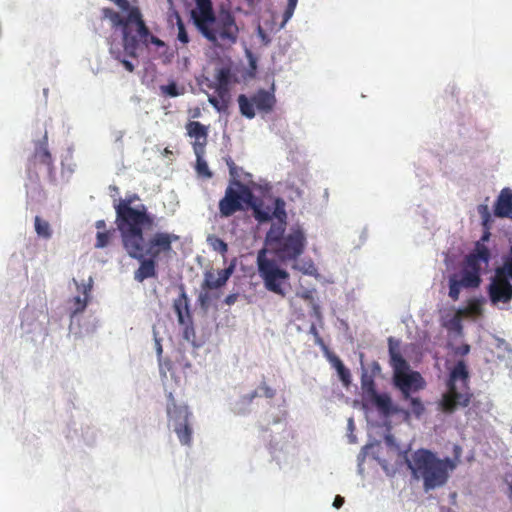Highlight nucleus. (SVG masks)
I'll return each instance as SVG.
<instances>
[{
  "instance_id": "obj_22",
  "label": "nucleus",
  "mask_w": 512,
  "mask_h": 512,
  "mask_svg": "<svg viewBox=\"0 0 512 512\" xmlns=\"http://www.w3.org/2000/svg\"><path fill=\"white\" fill-rule=\"evenodd\" d=\"M226 164L229 168V173L231 176L230 181H234L235 179L240 180L242 183L247 184L250 186V184L253 183L252 181V175L248 172L243 171L242 168H239L236 166L234 161L231 158H228L226 160Z\"/></svg>"
},
{
  "instance_id": "obj_9",
  "label": "nucleus",
  "mask_w": 512,
  "mask_h": 512,
  "mask_svg": "<svg viewBox=\"0 0 512 512\" xmlns=\"http://www.w3.org/2000/svg\"><path fill=\"white\" fill-rule=\"evenodd\" d=\"M306 244L305 233L301 227L297 226L290 229L273 252L282 261L296 260L303 254Z\"/></svg>"
},
{
  "instance_id": "obj_15",
  "label": "nucleus",
  "mask_w": 512,
  "mask_h": 512,
  "mask_svg": "<svg viewBox=\"0 0 512 512\" xmlns=\"http://www.w3.org/2000/svg\"><path fill=\"white\" fill-rule=\"evenodd\" d=\"M399 341L393 337L388 338V348L390 356V364L394 370V375L401 374L408 369V364L399 350Z\"/></svg>"
},
{
  "instance_id": "obj_7",
  "label": "nucleus",
  "mask_w": 512,
  "mask_h": 512,
  "mask_svg": "<svg viewBox=\"0 0 512 512\" xmlns=\"http://www.w3.org/2000/svg\"><path fill=\"white\" fill-rule=\"evenodd\" d=\"M254 194L251 186L235 179L229 181L224 197L219 201V213L221 217H230L244 209V205H252Z\"/></svg>"
},
{
  "instance_id": "obj_26",
  "label": "nucleus",
  "mask_w": 512,
  "mask_h": 512,
  "mask_svg": "<svg viewBox=\"0 0 512 512\" xmlns=\"http://www.w3.org/2000/svg\"><path fill=\"white\" fill-rule=\"evenodd\" d=\"M331 362L336 369L338 376L345 387L351 384V373L348 368L345 367L343 362L336 356L331 359Z\"/></svg>"
},
{
  "instance_id": "obj_39",
  "label": "nucleus",
  "mask_w": 512,
  "mask_h": 512,
  "mask_svg": "<svg viewBox=\"0 0 512 512\" xmlns=\"http://www.w3.org/2000/svg\"><path fill=\"white\" fill-rule=\"evenodd\" d=\"M177 28H178L177 39L181 43L187 44L189 42V36H188L187 31H186L185 25H184L182 19L179 16L177 17Z\"/></svg>"
},
{
  "instance_id": "obj_41",
  "label": "nucleus",
  "mask_w": 512,
  "mask_h": 512,
  "mask_svg": "<svg viewBox=\"0 0 512 512\" xmlns=\"http://www.w3.org/2000/svg\"><path fill=\"white\" fill-rule=\"evenodd\" d=\"M73 302H74V308L72 311V315H76L78 313L83 312L87 306V299L86 298L82 299L80 296L74 297Z\"/></svg>"
},
{
  "instance_id": "obj_62",
  "label": "nucleus",
  "mask_w": 512,
  "mask_h": 512,
  "mask_svg": "<svg viewBox=\"0 0 512 512\" xmlns=\"http://www.w3.org/2000/svg\"><path fill=\"white\" fill-rule=\"evenodd\" d=\"M304 272H305L306 274H313V271H312V270H309V269L305 270Z\"/></svg>"
},
{
  "instance_id": "obj_30",
  "label": "nucleus",
  "mask_w": 512,
  "mask_h": 512,
  "mask_svg": "<svg viewBox=\"0 0 512 512\" xmlns=\"http://www.w3.org/2000/svg\"><path fill=\"white\" fill-rule=\"evenodd\" d=\"M208 245L221 255H225L228 251L227 243L216 235H209L207 237Z\"/></svg>"
},
{
  "instance_id": "obj_12",
  "label": "nucleus",
  "mask_w": 512,
  "mask_h": 512,
  "mask_svg": "<svg viewBox=\"0 0 512 512\" xmlns=\"http://www.w3.org/2000/svg\"><path fill=\"white\" fill-rule=\"evenodd\" d=\"M187 134L195 138L193 143V150L196 156L205 153V147L207 144L208 129L202 123L198 121H190L187 126Z\"/></svg>"
},
{
  "instance_id": "obj_56",
  "label": "nucleus",
  "mask_w": 512,
  "mask_h": 512,
  "mask_svg": "<svg viewBox=\"0 0 512 512\" xmlns=\"http://www.w3.org/2000/svg\"><path fill=\"white\" fill-rule=\"evenodd\" d=\"M155 342H156V350H157V354H158V356H159V357H161V355H162V351H163V349H162V345H161V343H160V340H159V339H156V341H155Z\"/></svg>"
},
{
  "instance_id": "obj_6",
  "label": "nucleus",
  "mask_w": 512,
  "mask_h": 512,
  "mask_svg": "<svg viewBox=\"0 0 512 512\" xmlns=\"http://www.w3.org/2000/svg\"><path fill=\"white\" fill-rule=\"evenodd\" d=\"M258 274L263 280L264 287L284 298L286 296V284L289 280V273L282 269L275 260L266 256L264 249L260 250L257 255Z\"/></svg>"
},
{
  "instance_id": "obj_13",
  "label": "nucleus",
  "mask_w": 512,
  "mask_h": 512,
  "mask_svg": "<svg viewBox=\"0 0 512 512\" xmlns=\"http://www.w3.org/2000/svg\"><path fill=\"white\" fill-rule=\"evenodd\" d=\"M490 259V252L484 245L477 244L475 250L466 256L465 267L468 270L476 271L480 274L481 265L488 264Z\"/></svg>"
},
{
  "instance_id": "obj_35",
  "label": "nucleus",
  "mask_w": 512,
  "mask_h": 512,
  "mask_svg": "<svg viewBox=\"0 0 512 512\" xmlns=\"http://www.w3.org/2000/svg\"><path fill=\"white\" fill-rule=\"evenodd\" d=\"M112 234L111 231H98L96 234L95 248L106 247L110 242Z\"/></svg>"
},
{
  "instance_id": "obj_42",
  "label": "nucleus",
  "mask_w": 512,
  "mask_h": 512,
  "mask_svg": "<svg viewBox=\"0 0 512 512\" xmlns=\"http://www.w3.org/2000/svg\"><path fill=\"white\" fill-rule=\"evenodd\" d=\"M215 92L221 100L225 101L226 103L229 102V86L216 84Z\"/></svg>"
},
{
  "instance_id": "obj_52",
  "label": "nucleus",
  "mask_w": 512,
  "mask_h": 512,
  "mask_svg": "<svg viewBox=\"0 0 512 512\" xmlns=\"http://www.w3.org/2000/svg\"><path fill=\"white\" fill-rule=\"evenodd\" d=\"M343 504H344V498L340 495H337L334 499L333 506L335 508L339 509L340 507H342Z\"/></svg>"
},
{
  "instance_id": "obj_11",
  "label": "nucleus",
  "mask_w": 512,
  "mask_h": 512,
  "mask_svg": "<svg viewBox=\"0 0 512 512\" xmlns=\"http://www.w3.org/2000/svg\"><path fill=\"white\" fill-rule=\"evenodd\" d=\"M394 383L400 389L403 399H409L411 392H416L424 388L425 382L418 372L394 375Z\"/></svg>"
},
{
  "instance_id": "obj_29",
  "label": "nucleus",
  "mask_w": 512,
  "mask_h": 512,
  "mask_svg": "<svg viewBox=\"0 0 512 512\" xmlns=\"http://www.w3.org/2000/svg\"><path fill=\"white\" fill-rule=\"evenodd\" d=\"M253 216L254 218L260 222H268L272 219V209L270 207H262L261 205H256L252 203Z\"/></svg>"
},
{
  "instance_id": "obj_55",
  "label": "nucleus",
  "mask_w": 512,
  "mask_h": 512,
  "mask_svg": "<svg viewBox=\"0 0 512 512\" xmlns=\"http://www.w3.org/2000/svg\"><path fill=\"white\" fill-rule=\"evenodd\" d=\"M95 227L98 229V230H104L106 228V223L104 220H98L96 221L95 223Z\"/></svg>"
},
{
  "instance_id": "obj_24",
  "label": "nucleus",
  "mask_w": 512,
  "mask_h": 512,
  "mask_svg": "<svg viewBox=\"0 0 512 512\" xmlns=\"http://www.w3.org/2000/svg\"><path fill=\"white\" fill-rule=\"evenodd\" d=\"M177 437L182 445H190L192 441V427L190 421L175 424L174 428Z\"/></svg>"
},
{
  "instance_id": "obj_40",
  "label": "nucleus",
  "mask_w": 512,
  "mask_h": 512,
  "mask_svg": "<svg viewBox=\"0 0 512 512\" xmlns=\"http://www.w3.org/2000/svg\"><path fill=\"white\" fill-rule=\"evenodd\" d=\"M208 101L219 112H224L228 108V103L221 100L218 96H209Z\"/></svg>"
},
{
  "instance_id": "obj_19",
  "label": "nucleus",
  "mask_w": 512,
  "mask_h": 512,
  "mask_svg": "<svg viewBox=\"0 0 512 512\" xmlns=\"http://www.w3.org/2000/svg\"><path fill=\"white\" fill-rule=\"evenodd\" d=\"M252 100L255 103V107L265 113L271 112L276 102L274 95L264 89L257 91L252 96Z\"/></svg>"
},
{
  "instance_id": "obj_49",
  "label": "nucleus",
  "mask_w": 512,
  "mask_h": 512,
  "mask_svg": "<svg viewBox=\"0 0 512 512\" xmlns=\"http://www.w3.org/2000/svg\"><path fill=\"white\" fill-rule=\"evenodd\" d=\"M257 34L265 44H267L270 41L267 34L260 25L257 28Z\"/></svg>"
},
{
  "instance_id": "obj_32",
  "label": "nucleus",
  "mask_w": 512,
  "mask_h": 512,
  "mask_svg": "<svg viewBox=\"0 0 512 512\" xmlns=\"http://www.w3.org/2000/svg\"><path fill=\"white\" fill-rule=\"evenodd\" d=\"M276 217L279 222H282V223H286V211H285V202L280 199V198H277L275 200V207H274V210L272 211V217Z\"/></svg>"
},
{
  "instance_id": "obj_50",
  "label": "nucleus",
  "mask_w": 512,
  "mask_h": 512,
  "mask_svg": "<svg viewBox=\"0 0 512 512\" xmlns=\"http://www.w3.org/2000/svg\"><path fill=\"white\" fill-rule=\"evenodd\" d=\"M298 296L306 301H313L312 291H310V290L304 291V292L298 294Z\"/></svg>"
},
{
  "instance_id": "obj_17",
  "label": "nucleus",
  "mask_w": 512,
  "mask_h": 512,
  "mask_svg": "<svg viewBox=\"0 0 512 512\" xmlns=\"http://www.w3.org/2000/svg\"><path fill=\"white\" fill-rule=\"evenodd\" d=\"M494 214L500 218H512V191L504 188L495 203Z\"/></svg>"
},
{
  "instance_id": "obj_5",
  "label": "nucleus",
  "mask_w": 512,
  "mask_h": 512,
  "mask_svg": "<svg viewBox=\"0 0 512 512\" xmlns=\"http://www.w3.org/2000/svg\"><path fill=\"white\" fill-rule=\"evenodd\" d=\"M469 371L464 360H459L450 371L447 381V392L441 400L442 410L453 413L458 407H467L472 398L469 387Z\"/></svg>"
},
{
  "instance_id": "obj_10",
  "label": "nucleus",
  "mask_w": 512,
  "mask_h": 512,
  "mask_svg": "<svg viewBox=\"0 0 512 512\" xmlns=\"http://www.w3.org/2000/svg\"><path fill=\"white\" fill-rule=\"evenodd\" d=\"M179 291V296L173 301V309L177 315L178 323L182 327L183 338L187 341H193L195 329L189 307V298L183 284L179 286Z\"/></svg>"
},
{
  "instance_id": "obj_25",
  "label": "nucleus",
  "mask_w": 512,
  "mask_h": 512,
  "mask_svg": "<svg viewBox=\"0 0 512 512\" xmlns=\"http://www.w3.org/2000/svg\"><path fill=\"white\" fill-rule=\"evenodd\" d=\"M238 104H239V109H240V113L248 118V119H252L255 117V103L253 102L252 100V97L251 98H248L246 95L244 94H240L238 96Z\"/></svg>"
},
{
  "instance_id": "obj_31",
  "label": "nucleus",
  "mask_w": 512,
  "mask_h": 512,
  "mask_svg": "<svg viewBox=\"0 0 512 512\" xmlns=\"http://www.w3.org/2000/svg\"><path fill=\"white\" fill-rule=\"evenodd\" d=\"M461 288H463V285L458 280L457 275L450 276L448 295L453 301H457L459 299Z\"/></svg>"
},
{
  "instance_id": "obj_18",
  "label": "nucleus",
  "mask_w": 512,
  "mask_h": 512,
  "mask_svg": "<svg viewBox=\"0 0 512 512\" xmlns=\"http://www.w3.org/2000/svg\"><path fill=\"white\" fill-rule=\"evenodd\" d=\"M376 409L384 416H390L397 413V409L393 406L392 399L387 393L376 392L367 399Z\"/></svg>"
},
{
  "instance_id": "obj_57",
  "label": "nucleus",
  "mask_w": 512,
  "mask_h": 512,
  "mask_svg": "<svg viewBox=\"0 0 512 512\" xmlns=\"http://www.w3.org/2000/svg\"><path fill=\"white\" fill-rule=\"evenodd\" d=\"M298 0H288L287 6L296 8Z\"/></svg>"
},
{
  "instance_id": "obj_59",
  "label": "nucleus",
  "mask_w": 512,
  "mask_h": 512,
  "mask_svg": "<svg viewBox=\"0 0 512 512\" xmlns=\"http://www.w3.org/2000/svg\"><path fill=\"white\" fill-rule=\"evenodd\" d=\"M91 289V284H88L84 287V294H87V292Z\"/></svg>"
},
{
  "instance_id": "obj_27",
  "label": "nucleus",
  "mask_w": 512,
  "mask_h": 512,
  "mask_svg": "<svg viewBox=\"0 0 512 512\" xmlns=\"http://www.w3.org/2000/svg\"><path fill=\"white\" fill-rule=\"evenodd\" d=\"M34 227L36 234L43 239H50L52 236V229L48 221L36 216L34 219Z\"/></svg>"
},
{
  "instance_id": "obj_20",
  "label": "nucleus",
  "mask_w": 512,
  "mask_h": 512,
  "mask_svg": "<svg viewBox=\"0 0 512 512\" xmlns=\"http://www.w3.org/2000/svg\"><path fill=\"white\" fill-rule=\"evenodd\" d=\"M285 226L286 223L279 222L278 224H272L268 230L266 234V244L271 248L272 251L286 236Z\"/></svg>"
},
{
  "instance_id": "obj_8",
  "label": "nucleus",
  "mask_w": 512,
  "mask_h": 512,
  "mask_svg": "<svg viewBox=\"0 0 512 512\" xmlns=\"http://www.w3.org/2000/svg\"><path fill=\"white\" fill-rule=\"evenodd\" d=\"M512 248L501 267L495 270V274L488 286V295L492 304L509 303L512 300Z\"/></svg>"
},
{
  "instance_id": "obj_60",
  "label": "nucleus",
  "mask_w": 512,
  "mask_h": 512,
  "mask_svg": "<svg viewBox=\"0 0 512 512\" xmlns=\"http://www.w3.org/2000/svg\"><path fill=\"white\" fill-rule=\"evenodd\" d=\"M509 491H510V499L512 500V480H511V483L509 484Z\"/></svg>"
},
{
  "instance_id": "obj_14",
  "label": "nucleus",
  "mask_w": 512,
  "mask_h": 512,
  "mask_svg": "<svg viewBox=\"0 0 512 512\" xmlns=\"http://www.w3.org/2000/svg\"><path fill=\"white\" fill-rule=\"evenodd\" d=\"M233 268L218 270L217 274L212 271H207L204 274V281L201 285L202 290H213L221 288L226 284L232 274Z\"/></svg>"
},
{
  "instance_id": "obj_37",
  "label": "nucleus",
  "mask_w": 512,
  "mask_h": 512,
  "mask_svg": "<svg viewBox=\"0 0 512 512\" xmlns=\"http://www.w3.org/2000/svg\"><path fill=\"white\" fill-rule=\"evenodd\" d=\"M203 155L204 154H201L199 156H196L197 158V165H196V169H197V172L200 174V175H203L205 177H212V173L210 172L209 168H208V165L206 163V161L203 159Z\"/></svg>"
},
{
  "instance_id": "obj_46",
  "label": "nucleus",
  "mask_w": 512,
  "mask_h": 512,
  "mask_svg": "<svg viewBox=\"0 0 512 512\" xmlns=\"http://www.w3.org/2000/svg\"><path fill=\"white\" fill-rule=\"evenodd\" d=\"M479 212L481 213L482 218H483V225H484V226H487V223H488V222H489V220H490V213H489V211H488L487 206L481 205V206L479 207Z\"/></svg>"
},
{
  "instance_id": "obj_43",
  "label": "nucleus",
  "mask_w": 512,
  "mask_h": 512,
  "mask_svg": "<svg viewBox=\"0 0 512 512\" xmlns=\"http://www.w3.org/2000/svg\"><path fill=\"white\" fill-rule=\"evenodd\" d=\"M259 389L262 390V395L268 399H272L276 395V390L270 387L265 381L260 383Z\"/></svg>"
},
{
  "instance_id": "obj_3",
  "label": "nucleus",
  "mask_w": 512,
  "mask_h": 512,
  "mask_svg": "<svg viewBox=\"0 0 512 512\" xmlns=\"http://www.w3.org/2000/svg\"><path fill=\"white\" fill-rule=\"evenodd\" d=\"M407 465L415 478L423 480L426 492L444 486L449 473L456 468L455 462L449 457L440 459L427 449L415 451Z\"/></svg>"
},
{
  "instance_id": "obj_51",
  "label": "nucleus",
  "mask_w": 512,
  "mask_h": 512,
  "mask_svg": "<svg viewBox=\"0 0 512 512\" xmlns=\"http://www.w3.org/2000/svg\"><path fill=\"white\" fill-rule=\"evenodd\" d=\"M463 313H478L479 305L476 303L471 304L466 310H462Z\"/></svg>"
},
{
  "instance_id": "obj_28",
  "label": "nucleus",
  "mask_w": 512,
  "mask_h": 512,
  "mask_svg": "<svg viewBox=\"0 0 512 512\" xmlns=\"http://www.w3.org/2000/svg\"><path fill=\"white\" fill-rule=\"evenodd\" d=\"M361 388L366 400L377 392L373 376L369 375L367 371H364L361 375Z\"/></svg>"
},
{
  "instance_id": "obj_23",
  "label": "nucleus",
  "mask_w": 512,
  "mask_h": 512,
  "mask_svg": "<svg viewBox=\"0 0 512 512\" xmlns=\"http://www.w3.org/2000/svg\"><path fill=\"white\" fill-rule=\"evenodd\" d=\"M458 280L463 285V288H477L481 283L480 274L466 268L462 270L461 277Z\"/></svg>"
},
{
  "instance_id": "obj_1",
  "label": "nucleus",
  "mask_w": 512,
  "mask_h": 512,
  "mask_svg": "<svg viewBox=\"0 0 512 512\" xmlns=\"http://www.w3.org/2000/svg\"><path fill=\"white\" fill-rule=\"evenodd\" d=\"M197 31L215 46H232L239 38L240 29L234 14L228 9H213L212 0H195L190 12Z\"/></svg>"
},
{
  "instance_id": "obj_47",
  "label": "nucleus",
  "mask_w": 512,
  "mask_h": 512,
  "mask_svg": "<svg viewBox=\"0 0 512 512\" xmlns=\"http://www.w3.org/2000/svg\"><path fill=\"white\" fill-rule=\"evenodd\" d=\"M470 352V345L463 344L454 349V353L459 356H465Z\"/></svg>"
},
{
  "instance_id": "obj_61",
  "label": "nucleus",
  "mask_w": 512,
  "mask_h": 512,
  "mask_svg": "<svg viewBox=\"0 0 512 512\" xmlns=\"http://www.w3.org/2000/svg\"><path fill=\"white\" fill-rule=\"evenodd\" d=\"M226 302H227L228 304L232 303V302H233V300H232V296H229V297L227 298Z\"/></svg>"
},
{
  "instance_id": "obj_58",
  "label": "nucleus",
  "mask_w": 512,
  "mask_h": 512,
  "mask_svg": "<svg viewBox=\"0 0 512 512\" xmlns=\"http://www.w3.org/2000/svg\"><path fill=\"white\" fill-rule=\"evenodd\" d=\"M260 0H246L247 5L252 7L254 6L255 2H259Z\"/></svg>"
},
{
  "instance_id": "obj_16",
  "label": "nucleus",
  "mask_w": 512,
  "mask_h": 512,
  "mask_svg": "<svg viewBox=\"0 0 512 512\" xmlns=\"http://www.w3.org/2000/svg\"><path fill=\"white\" fill-rule=\"evenodd\" d=\"M167 415L175 424L189 421L191 412L186 405H178L170 392L168 394Z\"/></svg>"
},
{
  "instance_id": "obj_36",
  "label": "nucleus",
  "mask_w": 512,
  "mask_h": 512,
  "mask_svg": "<svg viewBox=\"0 0 512 512\" xmlns=\"http://www.w3.org/2000/svg\"><path fill=\"white\" fill-rule=\"evenodd\" d=\"M231 73L228 68H221L217 71L215 79L216 84L222 86H229L230 84Z\"/></svg>"
},
{
  "instance_id": "obj_54",
  "label": "nucleus",
  "mask_w": 512,
  "mask_h": 512,
  "mask_svg": "<svg viewBox=\"0 0 512 512\" xmlns=\"http://www.w3.org/2000/svg\"><path fill=\"white\" fill-rule=\"evenodd\" d=\"M122 64H123V66L125 67V69L127 71H129V72H133L134 71V65L130 61L123 60Z\"/></svg>"
},
{
  "instance_id": "obj_48",
  "label": "nucleus",
  "mask_w": 512,
  "mask_h": 512,
  "mask_svg": "<svg viewBox=\"0 0 512 512\" xmlns=\"http://www.w3.org/2000/svg\"><path fill=\"white\" fill-rule=\"evenodd\" d=\"M310 333L315 337V343L320 345V346H324V342H323V339L321 338L317 328L315 325H312L310 327Z\"/></svg>"
},
{
  "instance_id": "obj_34",
  "label": "nucleus",
  "mask_w": 512,
  "mask_h": 512,
  "mask_svg": "<svg viewBox=\"0 0 512 512\" xmlns=\"http://www.w3.org/2000/svg\"><path fill=\"white\" fill-rule=\"evenodd\" d=\"M258 396H260L258 391L254 390V391L242 396L241 399L239 400V402L237 403V405L249 406L253 402V400ZM235 411H236V413L244 412L243 408L238 407V406L235 407Z\"/></svg>"
},
{
  "instance_id": "obj_21",
  "label": "nucleus",
  "mask_w": 512,
  "mask_h": 512,
  "mask_svg": "<svg viewBox=\"0 0 512 512\" xmlns=\"http://www.w3.org/2000/svg\"><path fill=\"white\" fill-rule=\"evenodd\" d=\"M33 160L36 164L44 165L47 167L49 172L53 170V159L52 155L47 148V142L40 143L36 147L33 154Z\"/></svg>"
},
{
  "instance_id": "obj_33",
  "label": "nucleus",
  "mask_w": 512,
  "mask_h": 512,
  "mask_svg": "<svg viewBox=\"0 0 512 512\" xmlns=\"http://www.w3.org/2000/svg\"><path fill=\"white\" fill-rule=\"evenodd\" d=\"M160 90H161L162 94L169 96V97H177L184 93V89L182 88L180 90L174 81L170 82L167 85H162L160 87Z\"/></svg>"
},
{
  "instance_id": "obj_44",
  "label": "nucleus",
  "mask_w": 512,
  "mask_h": 512,
  "mask_svg": "<svg viewBox=\"0 0 512 512\" xmlns=\"http://www.w3.org/2000/svg\"><path fill=\"white\" fill-rule=\"evenodd\" d=\"M295 11V8L286 6L285 11L283 13V21L281 23V27H284L285 24L291 19Z\"/></svg>"
},
{
  "instance_id": "obj_45",
  "label": "nucleus",
  "mask_w": 512,
  "mask_h": 512,
  "mask_svg": "<svg viewBox=\"0 0 512 512\" xmlns=\"http://www.w3.org/2000/svg\"><path fill=\"white\" fill-rule=\"evenodd\" d=\"M463 314V311L462 310H459L457 312V314L453 317V319H451L450 323H451V326L457 330H461L462 329V326H461V318L460 316Z\"/></svg>"
},
{
  "instance_id": "obj_53",
  "label": "nucleus",
  "mask_w": 512,
  "mask_h": 512,
  "mask_svg": "<svg viewBox=\"0 0 512 512\" xmlns=\"http://www.w3.org/2000/svg\"><path fill=\"white\" fill-rule=\"evenodd\" d=\"M209 301V296L207 293H201L199 296V302L202 306H205Z\"/></svg>"
},
{
  "instance_id": "obj_2",
  "label": "nucleus",
  "mask_w": 512,
  "mask_h": 512,
  "mask_svg": "<svg viewBox=\"0 0 512 512\" xmlns=\"http://www.w3.org/2000/svg\"><path fill=\"white\" fill-rule=\"evenodd\" d=\"M139 200V195L133 193L114 203L115 223L123 247H127L134 254L140 251L139 242L143 239L144 229L154 225V216L148 212L144 204L132 207V204Z\"/></svg>"
},
{
  "instance_id": "obj_38",
  "label": "nucleus",
  "mask_w": 512,
  "mask_h": 512,
  "mask_svg": "<svg viewBox=\"0 0 512 512\" xmlns=\"http://www.w3.org/2000/svg\"><path fill=\"white\" fill-rule=\"evenodd\" d=\"M407 400L410 401V406H411L412 413L416 417H420L423 414L424 410H425L424 405L421 402V400L419 398L411 397V396Z\"/></svg>"
},
{
  "instance_id": "obj_4",
  "label": "nucleus",
  "mask_w": 512,
  "mask_h": 512,
  "mask_svg": "<svg viewBox=\"0 0 512 512\" xmlns=\"http://www.w3.org/2000/svg\"><path fill=\"white\" fill-rule=\"evenodd\" d=\"M179 237L167 232H156L148 239L143 234L142 241L139 242V252L134 254L127 247H123L127 254L140 261L139 268L134 272V279L143 282L147 278L156 276V259L161 253H167L172 250V243Z\"/></svg>"
}]
</instances>
